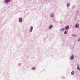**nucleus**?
I'll return each instance as SVG.
<instances>
[{
  "label": "nucleus",
  "instance_id": "8",
  "mask_svg": "<svg viewBox=\"0 0 80 80\" xmlns=\"http://www.w3.org/2000/svg\"><path fill=\"white\" fill-rule=\"evenodd\" d=\"M79 65H77V68L78 69V70H80V68H79Z\"/></svg>",
  "mask_w": 80,
  "mask_h": 80
},
{
  "label": "nucleus",
  "instance_id": "2",
  "mask_svg": "<svg viewBox=\"0 0 80 80\" xmlns=\"http://www.w3.org/2000/svg\"><path fill=\"white\" fill-rule=\"evenodd\" d=\"M65 30H68V29H69V26H66L65 27Z\"/></svg>",
  "mask_w": 80,
  "mask_h": 80
},
{
  "label": "nucleus",
  "instance_id": "15",
  "mask_svg": "<svg viewBox=\"0 0 80 80\" xmlns=\"http://www.w3.org/2000/svg\"><path fill=\"white\" fill-rule=\"evenodd\" d=\"M79 40H80V39H79V40H78V41H79Z\"/></svg>",
  "mask_w": 80,
  "mask_h": 80
},
{
  "label": "nucleus",
  "instance_id": "7",
  "mask_svg": "<svg viewBox=\"0 0 80 80\" xmlns=\"http://www.w3.org/2000/svg\"><path fill=\"white\" fill-rule=\"evenodd\" d=\"M73 58H74V56L73 55H72L70 57L71 60H73Z\"/></svg>",
  "mask_w": 80,
  "mask_h": 80
},
{
  "label": "nucleus",
  "instance_id": "11",
  "mask_svg": "<svg viewBox=\"0 0 80 80\" xmlns=\"http://www.w3.org/2000/svg\"><path fill=\"white\" fill-rule=\"evenodd\" d=\"M36 69V68L35 67H33L32 68V69L33 70H34Z\"/></svg>",
  "mask_w": 80,
  "mask_h": 80
},
{
  "label": "nucleus",
  "instance_id": "6",
  "mask_svg": "<svg viewBox=\"0 0 80 80\" xmlns=\"http://www.w3.org/2000/svg\"><path fill=\"white\" fill-rule=\"evenodd\" d=\"M53 28V26L52 25H50L49 27V29H51Z\"/></svg>",
  "mask_w": 80,
  "mask_h": 80
},
{
  "label": "nucleus",
  "instance_id": "3",
  "mask_svg": "<svg viewBox=\"0 0 80 80\" xmlns=\"http://www.w3.org/2000/svg\"><path fill=\"white\" fill-rule=\"evenodd\" d=\"M33 26H31V28L30 29V32H32V30H33Z\"/></svg>",
  "mask_w": 80,
  "mask_h": 80
},
{
  "label": "nucleus",
  "instance_id": "13",
  "mask_svg": "<svg viewBox=\"0 0 80 80\" xmlns=\"http://www.w3.org/2000/svg\"><path fill=\"white\" fill-rule=\"evenodd\" d=\"M71 74L72 75H73V74H74V71H72L71 72Z\"/></svg>",
  "mask_w": 80,
  "mask_h": 80
},
{
  "label": "nucleus",
  "instance_id": "9",
  "mask_svg": "<svg viewBox=\"0 0 80 80\" xmlns=\"http://www.w3.org/2000/svg\"><path fill=\"white\" fill-rule=\"evenodd\" d=\"M51 17H54V14H53L51 13L50 15Z\"/></svg>",
  "mask_w": 80,
  "mask_h": 80
},
{
  "label": "nucleus",
  "instance_id": "14",
  "mask_svg": "<svg viewBox=\"0 0 80 80\" xmlns=\"http://www.w3.org/2000/svg\"><path fill=\"white\" fill-rule=\"evenodd\" d=\"M68 32L67 31H65L64 32V34H67Z\"/></svg>",
  "mask_w": 80,
  "mask_h": 80
},
{
  "label": "nucleus",
  "instance_id": "1",
  "mask_svg": "<svg viewBox=\"0 0 80 80\" xmlns=\"http://www.w3.org/2000/svg\"><path fill=\"white\" fill-rule=\"evenodd\" d=\"M79 24H77L75 25V27L76 28H79Z\"/></svg>",
  "mask_w": 80,
  "mask_h": 80
},
{
  "label": "nucleus",
  "instance_id": "5",
  "mask_svg": "<svg viewBox=\"0 0 80 80\" xmlns=\"http://www.w3.org/2000/svg\"><path fill=\"white\" fill-rule=\"evenodd\" d=\"M19 21L20 22H22V21H23V19H22V18H20L19 19Z\"/></svg>",
  "mask_w": 80,
  "mask_h": 80
},
{
  "label": "nucleus",
  "instance_id": "12",
  "mask_svg": "<svg viewBox=\"0 0 80 80\" xmlns=\"http://www.w3.org/2000/svg\"><path fill=\"white\" fill-rule=\"evenodd\" d=\"M67 6L68 7H69L70 6V4L69 3H68L67 4Z\"/></svg>",
  "mask_w": 80,
  "mask_h": 80
},
{
  "label": "nucleus",
  "instance_id": "10",
  "mask_svg": "<svg viewBox=\"0 0 80 80\" xmlns=\"http://www.w3.org/2000/svg\"><path fill=\"white\" fill-rule=\"evenodd\" d=\"M65 30V28H62L60 30V31H61L62 32L64 30Z\"/></svg>",
  "mask_w": 80,
  "mask_h": 80
},
{
  "label": "nucleus",
  "instance_id": "4",
  "mask_svg": "<svg viewBox=\"0 0 80 80\" xmlns=\"http://www.w3.org/2000/svg\"><path fill=\"white\" fill-rule=\"evenodd\" d=\"M10 2V0H5V3H9Z\"/></svg>",
  "mask_w": 80,
  "mask_h": 80
}]
</instances>
